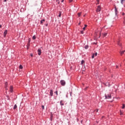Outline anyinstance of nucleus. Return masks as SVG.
<instances>
[{
    "mask_svg": "<svg viewBox=\"0 0 125 125\" xmlns=\"http://www.w3.org/2000/svg\"><path fill=\"white\" fill-rule=\"evenodd\" d=\"M44 21H45V20H42V21H41L40 24H43V22H44Z\"/></svg>",
    "mask_w": 125,
    "mask_h": 125,
    "instance_id": "13",
    "label": "nucleus"
},
{
    "mask_svg": "<svg viewBox=\"0 0 125 125\" xmlns=\"http://www.w3.org/2000/svg\"><path fill=\"white\" fill-rule=\"evenodd\" d=\"M7 85H8L7 82H5V87L6 90H8V88H7Z\"/></svg>",
    "mask_w": 125,
    "mask_h": 125,
    "instance_id": "6",
    "label": "nucleus"
},
{
    "mask_svg": "<svg viewBox=\"0 0 125 125\" xmlns=\"http://www.w3.org/2000/svg\"><path fill=\"white\" fill-rule=\"evenodd\" d=\"M55 93L57 94V95H58V91H56L55 92Z\"/></svg>",
    "mask_w": 125,
    "mask_h": 125,
    "instance_id": "27",
    "label": "nucleus"
},
{
    "mask_svg": "<svg viewBox=\"0 0 125 125\" xmlns=\"http://www.w3.org/2000/svg\"><path fill=\"white\" fill-rule=\"evenodd\" d=\"M116 68H119V66H116Z\"/></svg>",
    "mask_w": 125,
    "mask_h": 125,
    "instance_id": "39",
    "label": "nucleus"
},
{
    "mask_svg": "<svg viewBox=\"0 0 125 125\" xmlns=\"http://www.w3.org/2000/svg\"><path fill=\"white\" fill-rule=\"evenodd\" d=\"M125 0H121V3H122V4H123L124 3V1H125Z\"/></svg>",
    "mask_w": 125,
    "mask_h": 125,
    "instance_id": "16",
    "label": "nucleus"
},
{
    "mask_svg": "<svg viewBox=\"0 0 125 125\" xmlns=\"http://www.w3.org/2000/svg\"><path fill=\"white\" fill-rule=\"evenodd\" d=\"M94 56H95L94 55V54H93V55L92 56V59H93V58H94Z\"/></svg>",
    "mask_w": 125,
    "mask_h": 125,
    "instance_id": "24",
    "label": "nucleus"
},
{
    "mask_svg": "<svg viewBox=\"0 0 125 125\" xmlns=\"http://www.w3.org/2000/svg\"><path fill=\"white\" fill-rule=\"evenodd\" d=\"M61 2H64V0H62Z\"/></svg>",
    "mask_w": 125,
    "mask_h": 125,
    "instance_id": "35",
    "label": "nucleus"
},
{
    "mask_svg": "<svg viewBox=\"0 0 125 125\" xmlns=\"http://www.w3.org/2000/svg\"><path fill=\"white\" fill-rule=\"evenodd\" d=\"M120 115H123V113H122V112H120Z\"/></svg>",
    "mask_w": 125,
    "mask_h": 125,
    "instance_id": "38",
    "label": "nucleus"
},
{
    "mask_svg": "<svg viewBox=\"0 0 125 125\" xmlns=\"http://www.w3.org/2000/svg\"><path fill=\"white\" fill-rule=\"evenodd\" d=\"M94 56H97V53H95V54H94Z\"/></svg>",
    "mask_w": 125,
    "mask_h": 125,
    "instance_id": "28",
    "label": "nucleus"
},
{
    "mask_svg": "<svg viewBox=\"0 0 125 125\" xmlns=\"http://www.w3.org/2000/svg\"><path fill=\"white\" fill-rule=\"evenodd\" d=\"M31 57H33V54H31Z\"/></svg>",
    "mask_w": 125,
    "mask_h": 125,
    "instance_id": "37",
    "label": "nucleus"
},
{
    "mask_svg": "<svg viewBox=\"0 0 125 125\" xmlns=\"http://www.w3.org/2000/svg\"><path fill=\"white\" fill-rule=\"evenodd\" d=\"M95 112H98V109H96V110H95Z\"/></svg>",
    "mask_w": 125,
    "mask_h": 125,
    "instance_id": "34",
    "label": "nucleus"
},
{
    "mask_svg": "<svg viewBox=\"0 0 125 125\" xmlns=\"http://www.w3.org/2000/svg\"><path fill=\"white\" fill-rule=\"evenodd\" d=\"M81 34H83V31H81Z\"/></svg>",
    "mask_w": 125,
    "mask_h": 125,
    "instance_id": "33",
    "label": "nucleus"
},
{
    "mask_svg": "<svg viewBox=\"0 0 125 125\" xmlns=\"http://www.w3.org/2000/svg\"><path fill=\"white\" fill-rule=\"evenodd\" d=\"M83 30H85V27H84L83 28Z\"/></svg>",
    "mask_w": 125,
    "mask_h": 125,
    "instance_id": "32",
    "label": "nucleus"
},
{
    "mask_svg": "<svg viewBox=\"0 0 125 125\" xmlns=\"http://www.w3.org/2000/svg\"><path fill=\"white\" fill-rule=\"evenodd\" d=\"M36 38H37V37H36V36L34 35V36L32 37V39H33V40H36Z\"/></svg>",
    "mask_w": 125,
    "mask_h": 125,
    "instance_id": "17",
    "label": "nucleus"
},
{
    "mask_svg": "<svg viewBox=\"0 0 125 125\" xmlns=\"http://www.w3.org/2000/svg\"><path fill=\"white\" fill-rule=\"evenodd\" d=\"M7 34V30H6L4 32V37L5 38L6 37V35Z\"/></svg>",
    "mask_w": 125,
    "mask_h": 125,
    "instance_id": "7",
    "label": "nucleus"
},
{
    "mask_svg": "<svg viewBox=\"0 0 125 125\" xmlns=\"http://www.w3.org/2000/svg\"><path fill=\"white\" fill-rule=\"evenodd\" d=\"M118 45H121V43H120V42H118Z\"/></svg>",
    "mask_w": 125,
    "mask_h": 125,
    "instance_id": "30",
    "label": "nucleus"
},
{
    "mask_svg": "<svg viewBox=\"0 0 125 125\" xmlns=\"http://www.w3.org/2000/svg\"><path fill=\"white\" fill-rule=\"evenodd\" d=\"M105 99H111L112 98V95L111 94H107L105 95Z\"/></svg>",
    "mask_w": 125,
    "mask_h": 125,
    "instance_id": "1",
    "label": "nucleus"
},
{
    "mask_svg": "<svg viewBox=\"0 0 125 125\" xmlns=\"http://www.w3.org/2000/svg\"><path fill=\"white\" fill-rule=\"evenodd\" d=\"M50 94L51 96H53V91H52V90H50Z\"/></svg>",
    "mask_w": 125,
    "mask_h": 125,
    "instance_id": "9",
    "label": "nucleus"
},
{
    "mask_svg": "<svg viewBox=\"0 0 125 125\" xmlns=\"http://www.w3.org/2000/svg\"><path fill=\"white\" fill-rule=\"evenodd\" d=\"M60 83L61 84H62V86H64L65 84H66V82L64 80H61Z\"/></svg>",
    "mask_w": 125,
    "mask_h": 125,
    "instance_id": "3",
    "label": "nucleus"
},
{
    "mask_svg": "<svg viewBox=\"0 0 125 125\" xmlns=\"http://www.w3.org/2000/svg\"><path fill=\"white\" fill-rule=\"evenodd\" d=\"M107 33L104 34H103L104 37H106V36H107Z\"/></svg>",
    "mask_w": 125,
    "mask_h": 125,
    "instance_id": "20",
    "label": "nucleus"
},
{
    "mask_svg": "<svg viewBox=\"0 0 125 125\" xmlns=\"http://www.w3.org/2000/svg\"><path fill=\"white\" fill-rule=\"evenodd\" d=\"M69 2H72L73 1V0H69Z\"/></svg>",
    "mask_w": 125,
    "mask_h": 125,
    "instance_id": "29",
    "label": "nucleus"
},
{
    "mask_svg": "<svg viewBox=\"0 0 125 125\" xmlns=\"http://www.w3.org/2000/svg\"><path fill=\"white\" fill-rule=\"evenodd\" d=\"M125 50L123 51H121L120 52L121 55H123V54H124V53H125Z\"/></svg>",
    "mask_w": 125,
    "mask_h": 125,
    "instance_id": "14",
    "label": "nucleus"
},
{
    "mask_svg": "<svg viewBox=\"0 0 125 125\" xmlns=\"http://www.w3.org/2000/svg\"><path fill=\"white\" fill-rule=\"evenodd\" d=\"M83 63H84V61L82 60V61H81V65H83Z\"/></svg>",
    "mask_w": 125,
    "mask_h": 125,
    "instance_id": "18",
    "label": "nucleus"
},
{
    "mask_svg": "<svg viewBox=\"0 0 125 125\" xmlns=\"http://www.w3.org/2000/svg\"><path fill=\"white\" fill-rule=\"evenodd\" d=\"M115 11L116 15H118V9H117L116 7L115 8Z\"/></svg>",
    "mask_w": 125,
    "mask_h": 125,
    "instance_id": "8",
    "label": "nucleus"
},
{
    "mask_svg": "<svg viewBox=\"0 0 125 125\" xmlns=\"http://www.w3.org/2000/svg\"><path fill=\"white\" fill-rule=\"evenodd\" d=\"M14 110H16L17 109V105L15 104L13 107Z\"/></svg>",
    "mask_w": 125,
    "mask_h": 125,
    "instance_id": "11",
    "label": "nucleus"
},
{
    "mask_svg": "<svg viewBox=\"0 0 125 125\" xmlns=\"http://www.w3.org/2000/svg\"><path fill=\"white\" fill-rule=\"evenodd\" d=\"M104 116H103V118H104Z\"/></svg>",
    "mask_w": 125,
    "mask_h": 125,
    "instance_id": "42",
    "label": "nucleus"
},
{
    "mask_svg": "<svg viewBox=\"0 0 125 125\" xmlns=\"http://www.w3.org/2000/svg\"><path fill=\"white\" fill-rule=\"evenodd\" d=\"M42 110H43L44 109V105H42Z\"/></svg>",
    "mask_w": 125,
    "mask_h": 125,
    "instance_id": "26",
    "label": "nucleus"
},
{
    "mask_svg": "<svg viewBox=\"0 0 125 125\" xmlns=\"http://www.w3.org/2000/svg\"><path fill=\"white\" fill-rule=\"evenodd\" d=\"M84 27H85V28H86V27H87V25L85 24V25H84Z\"/></svg>",
    "mask_w": 125,
    "mask_h": 125,
    "instance_id": "31",
    "label": "nucleus"
},
{
    "mask_svg": "<svg viewBox=\"0 0 125 125\" xmlns=\"http://www.w3.org/2000/svg\"><path fill=\"white\" fill-rule=\"evenodd\" d=\"M23 68V66L21 65H20V69H22Z\"/></svg>",
    "mask_w": 125,
    "mask_h": 125,
    "instance_id": "21",
    "label": "nucleus"
},
{
    "mask_svg": "<svg viewBox=\"0 0 125 125\" xmlns=\"http://www.w3.org/2000/svg\"><path fill=\"white\" fill-rule=\"evenodd\" d=\"M30 42H31V39H29L28 42V43L27 45H28V46H30Z\"/></svg>",
    "mask_w": 125,
    "mask_h": 125,
    "instance_id": "10",
    "label": "nucleus"
},
{
    "mask_svg": "<svg viewBox=\"0 0 125 125\" xmlns=\"http://www.w3.org/2000/svg\"><path fill=\"white\" fill-rule=\"evenodd\" d=\"M38 55H41V54H42V50L41 49H38Z\"/></svg>",
    "mask_w": 125,
    "mask_h": 125,
    "instance_id": "4",
    "label": "nucleus"
},
{
    "mask_svg": "<svg viewBox=\"0 0 125 125\" xmlns=\"http://www.w3.org/2000/svg\"><path fill=\"white\" fill-rule=\"evenodd\" d=\"M0 28H1V25H0Z\"/></svg>",
    "mask_w": 125,
    "mask_h": 125,
    "instance_id": "41",
    "label": "nucleus"
},
{
    "mask_svg": "<svg viewBox=\"0 0 125 125\" xmlns=\"http://www.w3.org/2000/svg\"><path fill=\"white\" fill-rule=\"evenodd\" d=\"M122 15H123V16L125 15V13H122Z\"/></svg>",
    "mask_w": 125,
    "mask_h": 125,
    "instance_id": "36",
    "label": "nucleus"
},
{
    "mask_svg": "<svg viewBox=\"0 0 125 125\" xmlns=\"http://www.w3.org/2000/svg\"><path fill=\"white\" fill-rule=\"evenodd\" d=\"M85 49H87V48H88V46H85Z\"/></svg>",
    "mask_w": 125,
    "mask_h": 125,
    "instance_id": "25",
    "label": "nucleus"
},
{
    "mask_svg": "<svg viewBox=\"0 0 125 125\" xmlns=\"http://www.w3.org/2000/svg\"><path fill=\"white\" fill-rule=\"evenodd\" d=\"M4 1H5V2H6V0H4Z\"/></svg>",
    "mask_w": 125,
    "mask_h": 125,
    "instance_id": "40",
    "label": "nucleus"
},
{
    "mask_svg": "<svg viewBox=\"0 0 125 125\" xmlns=\"http://www.w3.org/2000/svg\"><path fill=\"white\" fill-rule=\"evenodd\" d=\"M60 104H61L62 106L64 105V103H63V101H60Z\"/></svg>",
    "mask_w": 125,
    "mask_h": 125,
    "instance_id": "12",
    "label": "nucleus"
},
{
    "mask_svg": "<svg viewBox=\"0 0 125 125\" xmlns=\"http://www.w3.org/2000/svg\"><path fill=\"white\" fill-rule=\"evenodd\" d=\"M56 1H57V2H58V4H59V3H60V1H59V0H57Z\"/></svg>",
    "mask_w": 125,
    "mask_h": 125,
    "instance_id": "23",
    "label": "nucleus"
},
{
    "mask_svg": "<svg viewBox=\"0 0 125 125\" xmlns=\"http://www.w3.org/2000/svg\"><path fill=\"white\" fill-rule=\"evenodd\" d=\"M81 14H82V12L79 13L78 14V17H80V16H81Z\"/></svg>",
    "mask_w": 125,
    "mask_h": 125,
    "instance_id": "19",
    "label": "nucleus"
},
{
    "mask_svg": "<svg viewBox=\"0 0 125 125\" xmlns=\"http://www.w3.org/2000/svg\"><path fill=\"white\" fill-rule=\"evenodd\" d=\"M10 92H13V86H10Z\"/></svg>",
    "mask_w": 125,
    "mask_h": 125,
    "instance_id": "5",
    "label": "nucleus"
},
{
    "mask_svg": "<svg viewBox=\"0 0 125 125\" xmlns=\"http://www.w3.org/2000/svg\"><path fill=\"white\" fill-rule=\"evenodd\" d=\"M62 15V12H61V11H60L59 12V17H61Z\"/></svg>",
    "mask_w": 125,
    "mask_h": 125,
    "instance_id": "15",
    "label": "nucleus"
},
{
    "mask_svg": "<svg viewBox=\"0 0 125 125\" xmlns=\"http://www.w3.org/2000/svg\"><path fill=\"white\" fill-rule=\"evenodd\" d=\"M125 104H123L122 106V109H125Z\"/></svg>",
    "mask_w": 125,
    "mask_h": 125,
    "instance_id": "22",
    "label": "nucleus"
},
{
    "mask_svg": "<svg viewBox=\"0 0 125 125\" xmlns=\"http://www.w3.org/2000/svg\"><path fill=\"white\" fill-rule=\"evenodd\" d=\"M100 11H101V6H100V5H99L97 7L96 12H100Z\"/></svg>",
    "mask_w": 125,
    "mask_h": 125,
    "instance_id": "2",
    "label": "nucleus"
}]
</instances>
